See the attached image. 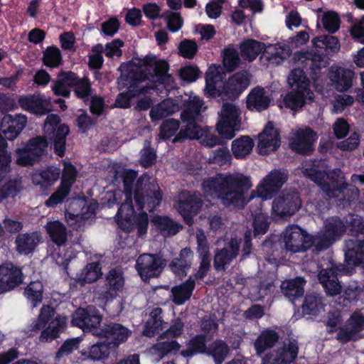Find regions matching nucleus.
Here are the masks:
<instances>
[{
	"instance_id": "obj_1",
	"label": "nucleus",
	"mask_w": 364,
	"mask_h": 364,
	"mask_svg": "<svg viewBox=\"0 0 364 364\" xmlns=\"http://www.w3.org/2000/svg\"><path fill=\"white\" fill-rule=\"evenodd\" d=\"M250 177L238 172L218 175L203 181L204 193L220 200L225 206L243 207L246 193L252 188Z\"/></svg>"
},
{
	"instance_id": "obj_2",
	"label": "nucleus",
	"mask_w": 364,
	"mask_h": 364,
	"mask_svg": "<svg viewBox=\"0 0 364 364\" xmlns=\"http://www.w3.org/2000/svg\"><path fill=\"white\" fill-rule=\"evenodd\" d=\"M324 162L321 160L306 161L301 168L302 173L316 183L323 193L332 198L350 203L358 197L359 190L355 187L347 188L341 170L326 173Z\"/></svg>"
},
{
	"instance_id": "obj_3",
	"label": "nucleus",
	"mask_w": 364,
	"mask_h": 364,
	"mask_svg": "<svg viewBox=\"0 0 364 364\" xmlns=\"http://www.w3.org/2000/svg\"><path fill=\"white\" fill-rule=\"evenodd\" d=\"M201 98L198 96H190L184 100V109L181 114L183 123L179 133L173 139V142L180 141L184 139H196L199 142L208 147H213L220 144V139L215 136L208 127L201 129L198 123L202 121L201 113L205 109Z\"/></svg>"
},
{
	"instance_id": "obj_4",
	"label": "nucleus",
	"mask_w": 364,
	"mask_h": 364,
	"mask_svg": "<svg viewBox=\"0 0 364 364\" xmlns=\"http://www.w3.org/2000/svg\"><path fill=\"white\" fill-rule=\"evenodd\" d=\"M127 73V77L136 82L146 80L151 82L170 85L172 78L168 74V65L164 60H157L154 56H146L144 59H134L129 63L119 68Z\"/></svg>"
},
{
	"instance_id": "obj_5",
	"label": "nucleus",
	"mask_w": 364,
	"mask_h": 364,
	"mask_svg": "<svg viewBox=\"0 0 364 364\" xmlns=\"http://www.w3.org/2000/svg\"><path fill=\"white\" fill-rule=\"evenodd\" d=\"M353 237L346 241L345 261L348 265L364 264V223L358 215H350L348 222Z\"/></svg>"
},
{
	"instance_id": "obj_6",
	"label": "nucleus",
	"mask_w": 364,
	"mask_h": 364,
	"mask_svg": "<svg viewBox=\"0 0 364 364\" xmlns=\"http://www.w3.org/2000/svg\"><path fill=\"white\" fill-rule=\"evenodd\" d=\"M288 83L293 88L284 98V104L291 109L302 107L306 103L311 102L314 93L309 88V80L304 71L296 68L293 70L289 77Z\"/></svg>"
},
{
	"instance_id": "obj_7",
	"label": "nucleus",
	"mask_w": 364,
	"mask_h": 364,
	"mask_svg": "<svg viewBox=\"0 0 364 364\" xmlns=\"http://www.w3.org/2000/svg\"><path fill=\"white\" fill-rule=\"evenodd\" d=\"M124 195L125 196V202L122 204L118 210L116 215L117 223L120 228L127 232L137 229L139 236H142L147 232L148 215L145 212H141L137 216H135L132 194L126 191Z\"/></svg>"
},
{
	"instance_id": "obj_8",
	"label": "nucleus",
	"mask_w": 364,
	"mask_h": 364,
	"mask_svg": "<svg viewBox=\"0 0 364 364\" xmlns=\"http://www.w3.org/2000/svg\"><path fill=\"white\" fill-rule=\"evenodd\" d=\"M66 326V318L56 315L53 308L44 306L41 308L36 322L32 326L33 331L43 329L40 336L42 342L51 341L58 337Z\"/></svg>"
},
{
	"instance_id": "obj_9",
	"label": "nucleus",
	"mask_w": 364,
	"mask_h": 364,
	"mask_svg": "<svg viewBox=\"0 0 364 364\" xmlns=\"http://www.w3.org/2000/svg\"><path fill=\"white\" fill-rule=\"evenodd\" d=\"M314 236L298 225H289L280 235L279 242L287 252L291 254L306 252L314 247Z\"/></svg>"
},
{
	"instance_id": "obj_10",
	"label": "nucleus",
	"mask_w": 364,
	"mask_h": 364,
	"mask_svg": "<svg viewBox=\"0 0 364 364\" xmlns=\"http://www.w3.org/2000/svg\"><path fill=\"white\" fill-rule=\"evenodd\" d=\"M134 200L139 209L146 208L151 212L160 205L162 193L158 183L148 175L144 174L137 181Z\"/></svg>"
},
{
	"instance_id": "obj_11",
	"label": "nucleus",
	"mask_w": 364,
	"mask_h": 364,
	"mask_svg": "<svg viewBox=\"0 0 364 364\" xmlns=\"http://www.w3.org/2000/svg\"><path fill=\"white\" fill-rule=\"evenodd\" d=\"M346 225L338 217H331L324 220L323 229L314 236V247L321 251L328 248L340 239L346 230Z\"/></svg>"
},
{
	"instance_id": "obj_12",
	"label": "nucleus",
	"mask_w": 364,
	"mask_h": 364,
	"mask_svg": "<svg viewBox=\"0 0 364 364\" xmlns=\"http://www.w3.org/2000/svg\"><path fill=\"white\" fill-rule=\"evenodd\" d=\"M47 146L48 141L43 136L30 139L23 147L15 150L16 163L22 166H32L44 154Z\"/></svg>"
},
{
	"instance_id": "obj_13",
	"label": "nucleus",
	"mask_w": 364,
	"mask_h": 364,
	"mask_svg": "<svg viewBox=\"0 0 364 364\" xmlns=\"http://www.w3.org/2000/svg\"><path fill=\"white\" fill-rule=\"evenodd\" d=\"M60 121L57 114H48L44 123L43 131L47 137L53 139L55 152L62 156L65 153L69 128L64 124H60Z\"/></svg>"
},
{
	"instance_id": "obj_14",
	"label": "nucleus",
	"mask_w": 364,
	"mask_h": 364,
	"mask_svg": "<svg viewBox=\"0 0 364 364\" xmlns=\"http://www.w3.org/2000/svg\"><path fill=\"white\" fill-rule=\"evenodd\" d=\"M240 110L233 104L225 103L220 112V120L217 124L219 134L225 139H231L235 131L240 128Z\"/></svg>"
},
{
	"instance_id": "obj_15",
	"label": "nucleus",
	"mask_w": 364,
	"mask_h": 364,
	"mask_svg": "<svg viewBox=\"0 0 364 364\" xmlns=\"http://www.w3.org/2000/svg\"><path fill=\"white\" fill-rule=\"evenodd\" d=\"M201 205L200 194L186 191L178 193L174 203L175 208L188 225L192 224L193 217L199 212Z\"/></svg>"
},
{
	"instance_id": "obj_16",
	"label": "nucleus",
	"mask_w": 364,
	"mask_h": 364,
	"mask_svg": "<svg viewBox=\"0 0 364 364\" xmlns=\"http://www.w3.org/2000/svg\"><path fill=\"white\" fill-rule=\"evenodd\" d=\"M288 178L287 173L284 171L274 169L264 177L256 188L257 196L262 200L272 198L286 183Z\"/></svg>"
},
{
	"instance_id": "obj_17",
	"label": "nucleus",
	"mask_w": 364,
	"mask_h": 364,
	"mask_svg": "<svg viewBox=\"0 0 364 364\" xmlns=\"http://www.w3.org/2000/svg\"><path fill=\"white\" fill-rule=\"evenodd\" d=\"M301 206L298 192L284 191L272 203V211L280 217H289L295 214Z\"/></svg>"
},
{
	"instance_id": "obj_18",
	"label": "nucleus",
	"mask_w": 364,
	"mask_h": 364,
	"mask_svg": "<svg viewBox=\"0 0 364 364\" xmlns=\"http://www.w3.org/2000/svg\"><path fill=\"white\" fill-rule=\"evenodd\" d=\"M102 316L98 310L89 306L86 309L80 308L77 309L72 317V324L79 327L83 331H90L96 336L95 331H100L97 326L100 324Z\"/></svg>"
},
{
	"instance_id": "obj_19",
	"label": "nucleus",
	"mask_w": 364,
	"mask_h": 364,
	"mask_svg": "<svg viewBox=\"0 0 364 364\" xmlns=\"http://www.w3.org/2000/svg\"><path fill=\"white\" fill-rule=\"evenodd\" d=\"M76 174V169L71 164L65 163L64 164L60 186L45 202L47 207H54L63 202V199L70 193V188L75 180Z\"/></svg>"
},
{
	"instance_id": "obj_20",
	"label": "nucleus",
	"mask_w": 364,
	"mask_h": 364,
	"mask_svg": "<svg viewBox=\"0 0 364 364\" xmlns=\"http://www.w3.org/2000/svg\"><path fill=\"white\" fill-rule=\"evenodd\" d=\"M317 140V134L309 127L299 128L292 132L290 139V148L299 154H309L314 149Z\"/></svg>"
},
{
	"instance_id": "obj_21",
	"label": "nucleus",
	"mask_w": 364,
	"mask_h": 364,
	"mask_svg": "<svg viewBox=\"0 0 364 364\" xmlns=\"http://www.w3.org/2000/svg\"><path fill=\"white\" fill-rule=\"evenodd\" d=\"M164 266L161 257L151 254L141 255L136 263V270L143 280L158 277Z\"/></svg>"
},
{
	"instance_id": "obj_22",
	"label": "nucleus",
	"mask_w": 364,
	"mask_h": 364,
	"mask_svg": "<svg viewBox=\"0 0 364 364\" xmlns=\"http://www.w3.org/2000/svg\"><path fill=\"white\" fill-rule=\"evenodd\" d=\"M298 343L296 340H290L287 343L266 355L261 364H289L293 362L298 355Z\"/></svg>"
},
{
	"instance_id": "obj_23",
	"label": "nucleus",
	"mask_w": 364,
	"mask_h": 364,
	"mask_svg": "<svg viewBox=\"0 0 364 364\" xmlns=\"http://www.w3.org/2000/svg\"><path fill=\"white\" fill-rule=\"evenodd\" d=\"M364 330V316L360 311L354 312L341 328L337 334V339L343 343L357 340L359 334Z\"/></svg>"
},
{
	"instance_id": "obj_24",
	"label": "nucleus",
	"mask_w": 364,
	"mask_h": 364,
	"mask_svg": "<svg viewBox=\"0 0 364 364\" xmlns=\"http://www.w3.org/2000/svg\"><path fill=\"white\" fill-rule=\"evenodd\" d=\"M258 140L257 149L259 154H269L280 146L279 134L272 122H268L264 130L258 135Z\"/></svg>"
},
{
	"instance_id": "obj_25",
	"label": "nucleus",
	"mask_w": 364,
	"mask_h": 364,
	"mask_svg": "<svg viewBox=\"0 0 364 364\" xmlns=\"http://www.w3.org/2000/svg\"><path fill=\"white\" fill-rule=\"evenodd\" d=\"M23 282L21 269L12 263L0 266V294L9 291Z\"/></svg>"
},
{
	"instance_id": "obj_26",
	"label": "nucleus",
	"mask_w": 364,
	"mask_h": 364,
	"mask_svg": "<svg viewBox=\"0 0 364 364\" xmlns=\"http://www.w3.org/2000/svg\"><path fill=\"white\" fill-rule=\"evenodd\" d=\"M240 240L232 237L225 246L215 252L214 267L217 270H225L239 253Z\"/></svg>"
},
{
	"instance_id": "obj_27",
	"label": "nucleus",
	"mask_w": 364,
	"mask_h": 364,
	"mask_svg": "<svg viewBox=\"0 0 364 364\" xmlns=\"http://www.w3.org/2000/svg\"><path fill=\"white\" fill-rule=\"evenodd\" d=\"M96 336L107 338V343L111 348H115L120 343L127 341L131 331L119 323H110L100 328V331H95Z\"/></svg>"
},
{
	"instance_id": "obj_28",
	"label": "nucleus",
	"mask_w": 364,
	"mask_h": 364,
	"mask_svg": "<svg viewBox=\"0 0 364 364\" xmlns=\"http://www.w3.org/2000/svg\"><path fill=\"white\" fill-rule=\"evenodd\" d=\"M18 102L23 109L36 114L43 115L52 110L50 98L41 94L22 97Z\"/></svg>"
},
{
	"instance_id": "obj_29",
	"label": "nucleus",
	"mask_w": 364,
	"mask_h": 364,
	"mask_svg": "<svg viewBox=\"0 0 364 364\" xmlns=\"http://www.w3.org/2000/svg\"><path fill=\"white\" fill-rule=\"evenodd\" d=\"M197 253L200 259L198 270L195 274L196 279H203L210 267V255L206 236L202 229L196 230Z\"/></svg>"
},
{
	"instance_id": "obj_30",
	"label": "nucleus",
	"mask_w": 364,
	"mask_h": 364,
	"mask_svg": "<svg viewBox=\"0 0 364 364\" xmlns=\"http://www.w3.org/2000/svg\"><path fill=\"white\" fill-rule=\"evenodd\" d=\"M27 123V118L23 114L5 115L0 123V129L5 138L14 140L23 129Z\"/></svg>"
},
{
	"instance_id": "obj_31",
	"label": "nucleus",
	"mask_w": 364,
	"mask_h": 364,
	"mask_svg": "<svg viewBox=\"0 0 364 364\" xmlns=\"http://www.w3.org/2000/svg\"><path fill=\"white\" fill-rule=\"evenodd\" d=\"M340 271L333 265L320 271L318 279L328 295L336 296L341 293V286L337 279L338 272Z\"/></svg>"
},
{
	"instance_id": "obj_32",
	"label": "nucleus",
	"mask_w": 364,
	"mask_h": 364,
	"mask_svg": "<svg viewBox=\"0 0 364 364\" xmlns=\"http://www.w3.org/2000/svg\"><path fill=\"white\" fill-rule=\"evenodd\" d=\"M250 85L247 72L237 73L228 79L224 86V92L229 98L237 97Z\"/></svg>"
},
{
	"instance_id": "obj_33",
	"label": "nucleus",
	"mask_w": 364,
	"mask_h": 364,
	"mask_svg": "<svg viewBox=\"0 0 364 364\" xmlns=\"http://www.w3.org/2000/svg\"><path fill=\"white\" fill-rule=\"evenodd\" d=\"M193 252L188 247L182 249L178 257L174 258L169 264L171 271L178 277L186 275L191 268L193 259Z\"/></svg>"
},
{
	"instance_id": "obj_34",
	"label": "nucleus",
	"mask_w": 364,
	"mask_h": 364,
	"mask_svg": "<svg viewBox=\"0 0 364 364\" xmlns=\"http://www.w3.org/2000/svg\"><path fill=\"white\" fill-rule=\"evenodd\" d=\"M353 75L350 70L335 67L331 68L330 79L338 91L343 92L352 86Z\"/></svg>"
},
{
	"instance_id": "obj_35",
	"label": "nucleus",
	"mask_w": 364,
	"mask_h": 364,
	"mask_svg": "<svg viewBox=\"0 0 364 364\" xmlns=\"http://www.w3.org/2000/svg\"><path fill=\"white\" fill-rule=\"evenodd\" d=\"M270 101V97L265 90L257 87L252 89L247 95V107L250 110L261 112L269 106Z\"/></svg>"
},
{
	"instance_id": "obj_36",
	"label": "nucleus",
	"mask_w": 364,
	"mask_h": 364,
	"mask_svg": "<svg viewBox=\"0 0 364 364\" xmlns=\"http://www.w3.org/2000/svg\"><path fill=\"white\" fill-rule=\"evenodd\" d=\"M179 110V106L172 99H166L153 106L150 110V118L152 122H158Z\"/></svg>"
},
{
	"instance_id": "obj_37",
	"label": "nucleus",
	"mask_w": 364,
	"mask_h": 364,
	"mask_svg": "<svg viewBox=\"0 0 364 364\" xmlns=\"http://www.w3.org/2000/svg\"><path fill=\"white\" fill-rule=\"evenodd\" d=\"M41 241V236L38 232L20 234L16 240V250L21 255H28L34 250Z\"/></svg>"
},
{
	"instance_id": "obj_38",
	"label": "nucleus",
	"mask_w": 364,
	"mask_h": 364,
	"mask_svg": "<svg viewBox=\"0 0 364 364\" xmlns=\"http://www.w3.org/2000/svg\"><path fill=\"white\" fill-rule=\"evenodd\" d=\"M45 228L53 243L58 246L66 243L69 232L63 223L59 220H50L45 225Z\"/></svg>"
},
{
	"instance_id": "obj_39",
	"label": "nucleus",
	"mask_w": 364,
	"mask_h": 364,
	"mask_svg": "<svg viewBox=\"0 0 364 364\" xmlns=\"http://www.w3.org/2000/svg\"><path fill=\"white\" fill-rule=\"evenodd\" d=\"M222 79V68L220 65H211L205 73V92L208 96L220 95L217 86Z\"/></svg>"
},
{
	"instance_id": "obj_40",
	"label": "nucleus",
	"mask_w": 364,
	"mask_h": 364,
	"mask_svg": "<svg viewBox=\"0 0 364 364\" xmlns=\"http://www.w3.org/2000/svg\"><path fill=\"white\" fill-rule=\"evenodd\" d=\"M60 175V168L50 167L40 173H33L32 175V182L41 188H46L53 185L58 180Z\"/></svg>"
},
{
	"instance_id": "obj_41",
	"label": "nucleus",
	"mask_w": 364,
	"mask_h": 364,
	"mask_svg": "<svg viewBox=\"0 0 364 364\" xmlns=\"http://www.w3.org/2000/svg\"><path fill=\"white\" fill-rule=\"evenodd\" d=\"M195 287V281L189 279L185 282L175 286L171 289L173 302L176 305H182L188 301Z\"/></svg>"
},
{
	"instance_id": "obj_42",
	"label": "nucleus",
	"mask_w": 364,
	"mask_h": 364,
	"mask_svg": "<svg viewBox=\"0 0 364 364\" xmlns=\"http://www.w3.org/2000/svg\"><path fill=\"white\" fill-rule=\"evenodd\" d=\"M279 340L278 333L271 329H265L255 342V348L257 355H260L265 350L272 348Z\"/></svg>"
},
{
	"instance_id": "obj_43",
	"label": "nucleus",
	"mask_w": 364,
	"mask_h": 364,
	"mask_svg": "<svg viewBox=\"0 0 364 364\" xmlns=\"http://www.w3.org/2000/svg\"><path fill=\"white\" fill-rule=\"evenodd\" d=\"M305 280L301 277L284 281L281 284V289L284 294L291 301L296 298L301 297L304 294V285Z\"/></svg>"
},
{
	"instance_id": "obj_44",
	"label": "nucleus",
	"mask_w": 364,
	"mask_h": 364,
	"mask_svg": "<svg viewBox=\"0 0 364 364\" xmlns=\"http://www.w3.org/2000/svg\"><path fill=\"white\" fill-rule=\"evenodd\" d=\"M151 87L146 85H134L130 86L127 92H122L117 95L115 105L120 108H128L130 107V102L132 98L141 95L146 93L148 90Z\"/></svg>"
},
{
	"instance_id": "obj_45",
	"label": "nucleus",
	"mask_w": 364,
	"mask_h": 364,
	"mask_svg": "<svg viewBox=\"0 0 364 364\" xmlns=\"http://www.w3.org/2000/svg\"><path fill=\"white\" fill-rule=\"evenodd\" d=\"M254 146V141L250 136H242L232 141L231 150L236 159H242L251 153Z\"/></svg>"
},
{
	"instance_id": "obj_46",
	"label": "nucleus",
	"mask_w": 364,
	"mask_h": 364,
	"mask_svg": "<svg viewBox=\"0 0 364 364\" xmlns=\"http://www.w3.org/2000/svg\"><path fill=\"white\" fill-rule=\"evenodd\" d=\"M102 275L101 267L98 262L87 264L80 273L77 274L76 282L82 286L87 283L97 281Z\"/></svg>"
},
{
	"instance_id": "obj_47",
	"label": "nucleus",
	"mask_w": 364,
	"mask_h": 364,
	"mask_svg": "<svg viewBox=\"0 0 364 364\" xmlns=\"http://www.w3.org/2000/svg\"><path fill=\"white\" fill-rule=\"evenodd\" d=\"M263 50H265V45L252 39L247 40L240 45L242 58L250 62L254 60Z\"/></svg>"
},
{
	"instance_id": "obj_48",
	"label": "nucleus",
	"mask_w": 364,
	"mask_h": 364,
	"mask_svg": "<svg viewBox=\"0 0 364 364\" xmlns=\"http://www.w3.org/2000/svg\"><path fill=\"white\" fill-rule=\"evenodd\" d=\"M124 279L120 269H113L107 276L106 286L110 296H114L124 287Z\"/></svg>"
},
{
	"instance_id": "obj_49",
	"label": "nucleus",
	"mask_w": 364,
	"mask_h": 364,
	"mask_svg": "<svg viewBox=\"0 0 364 364\" xmlns=\"http://www.w3.org/2000/svg\"><path fill=\"white\" fill-rule=\"evenodd\" d=\"M294 59L313 70L324 67L326 64L321 55L312 52H299L295 54Z\"/></svg>"
},
{
	"instance_id": "obj_50",
	"label": "nucleus",
	"mask_w": 364,
	"mask_h": 364,
	"mask_svg": "<svg viewBox=\"0 0 364 364\" xmlns=\"http://www.w3.org/2000/svg\"><path fill=\"white\" fill-rule=\"evenodd\" d=\"M162 309L161 308L154 309L149 314V319L145 324L143 334L146 336L151 337L158 333L159 330L163 329V321L161 314Z\"/></svg>"
},
{
	"instance_id": "obj_51",
	"label": "nucleus",
	"mask_w": 364,
	"mask_h": 364,
	"mask_svg": "<svg viewBox=\"0 0 364 364\" xmlns=\"http://www.w3.org/2000/svg\"><path fill=\"white\" fill-rule=\"evenodd\" d=\"M43 286L41 281L31 282L24 290V295L33 307L39 305L43 299Z\"/></svg>"
},
{
	"instance_id": "obj_52",
	"label": "nucleus",
	"mask_w": 364,
	"mask_h": 364,
	"mask_svg": "<svg viewBox=\"0 0 364 364\" xmlns=\"http://www.w3.org/2000/svg\"><path fill=\"white\" fill-rule=\"evenodd\" d=\"M266 53L269 55L268 59L275 63H279L291 55V50L288 46L276 43L265 47Z\"/></svg>"
},
{
	"instance_id": "obj_53",
	"label": "nucleus",
	"mask_w": 364,
	"mask_h": 364,
	"mask_svg": "<svg viewBox=\"0 0 364 364\" xmlns=\"http://www.w3.org/2000/svg\"><path fill=\"white\" fill-rule=\"evenodd\" d=\"M152 222L166 235H176L181 228V225L166 216L156 215Z\"/></svg>"
},
{
	"instance_id": "obj_54",
	"label": "nucleus",
	"mask_w": 364,
	"mask_h": 364,
	"mask_svg": "<svg viewBox=\"0 0 364 364\" xmlns=\"http://www.w3.org/2000/svg\"><path fill=\"white\" fill-rule=\"evenodd\" d=\"M317 26L321 23L326 31L331 33H336L340 28V18L338 15L331 11L323 13L318 16Z\"/></svg>"
},
{
	"instance_id": "obj_55",
	"label": "nucleus",
	"mask_w": 364,
	"mask_h": 364,
	"mask_svg": "<svg viewBox=\"0 0 364 364\" xmlns=\"http://www.w3.org/2000/svg\"><path fill=\"white\" fill-rule=\"evenodd\" d=\"M315 47L324 49L328 53H336L340 49V43L338 38L333 36H323L313 39Z\"/></svg>"
},
{
	"instance_id": "obj_56",
	"label": "nucleus",
	"mask_w": 364,
	"mask_h": 364,
	"mask_svg": "<svg viewBox=\"0 0 364 364\" xmlns=\"http://www.w3.org/2000/svg\"><path fill=\"white\" fill-rule=\"evenodd\" d=\"M274 285L273 281L262 282L258 287H252L250 291L251 299L258 301L273 292Z\"/></svg>"
},
{
	"instance_id": "obj_57",
	"label": "nucleus",
	"mask_w": 364,
	"mask_h": 364,
	"mask_svg": "<svg viewBox=\"0 0 364 364\" xmlns=\"http://www.w3.org/2000/svg\"><path fill=\"white\" fill-rule=\"evenodd\" d=\"M21 188V181L19 178L10 180L4 183L0 188V202L8 197L15 196Z\"/></svg>"
},
{
	"instance_id": "obj_58",
	"label": "nucleus",
	"mask_w": 364,
	"mask_h": 364,
	"mask_svg": "<svg viewBox=\"0 0 364 364\" xmlns=\"http://www.w3.org/2000/svg\"><path fill=\"white\" fill-rule=\"evenodd\" d=\"M223 61L225 68L228 71L234 70L240 61L237 50L232 47L225 48L223 53Z\"/></svg>"
},
{
	"instance_id": "obj_59",
	"label": "nucleus",
	"mask_w": 364,
	"mask_h": 364,
	"mask_svg": "<svg viewBox=\"0 0 364 364\" xmlns=\"http://www.w3.org/2000/svg\"><path fill=\"white\" fill-rule=\"evenodd\" d=\"M231 159L229 149L227 147H222L213 151L208 158V161L210 163L223 166L230 164Z\"/></svg>"
},
{
	"instance_id": "obj_60",
	"label": "nucleus",
	"mask_w": 364,
	"mask_h": 364,
	"mask_svg": "<svg viewBox=\"0 0 364 364\" xmlns=\"http://www.w3.org/2000/svg\"><path fill=\"white\" fill-rule=\"evenodd\" d=\"M6 142L0 134V178L3 175L9 171L11 156L6 151ZM1 179H0V183Z\"/></svg>"
},
{
	"instance_id": "obj_61",
	"label": "nucleus",
	"mask_w": 364,
	"mask_h": 364,
	"mask_svg": "<svg viewBox=\"0 0 364 364\" xmlns=\"http://www.w3.org/2000/svg\"><path fill=\"white\" fill-rule=\"evenodd\" d=\"M62 60L60 50L55 47L48 48L43 53L44 64L50 68L58 67Z\"/></svg>"
},
{
	"instance_id": "obj_62",
	"label": "nucleus",
	"mask_w": 364,
	"mask_h": 364,
	"mask_svg": "<svg viewBox=\"0 0 364 364\" xmlns=\"http://www.w3.org/2000/svg\"><path fill=\"white\" fill-rule=\"evenodd\" d=\"M321 307L320 297L314 294H308L305 297L302 310L306 314H316Z\"/></svg>"
},
{
	"instance_id": "obj_63",
	"label": "nucleus",
	"mask_w": 364,
	"mask_h": 364,
	"mask_svg": "<svg viewBox=\"0 0 364 364\" xmlns=\"http://www.w3.org/2000/svg\"><path fill=\"white\" fill-rule=\"evenodd\" d=\"M111 347L106 342L99 343L91 346L89 352V358L94 360L103 359L109 354Z\"/></svg>"
},
{
	"instance_id": "obj_64",
	"label": "nucleus",
	"mask_w": 364,
	"mask_h": 364,
	"mask_svg": "<svg viewBox=\"0 0 364 364\" xmlns=\"http://www.w3.org/2000/svg\"><path fill=\"white\" fill-rule=\"evenodd\" d=\"M75 87L76 95L84 101H87L92 95L91 83L86 77L79 79Z\"/></svg>"
}]
</instances>
